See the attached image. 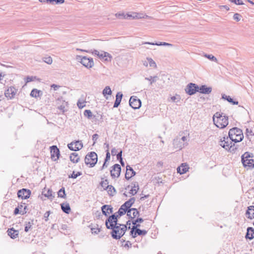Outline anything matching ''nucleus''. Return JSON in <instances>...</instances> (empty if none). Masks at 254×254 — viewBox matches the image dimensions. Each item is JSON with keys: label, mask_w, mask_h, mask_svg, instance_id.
<instances>
[{"label": "nucleus", "mask_w": 254, "mask_h": 254, "mask_svg": "<svg viewBox=\"0 0 254 254\" xmlns=\"http://www.w3.org/2000/svg\"><path fill=\"white\" fill-rule=\"evenodd\" d=\"M122 150H120V152H119L117 154V159L119 160H122Z\"/></svg>", "instance_id": "680f3d73"}, {"label": "nucleus", "mask_w": 254, "mask_h": 254, "mask_svg": "<svg viewBox=\"0 0 254 254\" xmlns=\"http://www.w3.org/2000/svg\"><path fill=\"white\" fill-rule=\"evenodd\" d=\"M112 93V90L110 87L108 86H106L102 91V94L106 99H108V97L107 96V95H111Z\"/></svg>", "instance_id": "2f4dec72"}, {"label": "nucleus", "mask_w": 254, "mask_h": 254, "mask_svg": "<svg viewBox=\"0 0 254 254\" xmlns=\"http://www.w3.org/2000/svg\"><path fill=\"white\" fill-rule=\"evenodd\" d=\"M16 93V89L13 87H10L5 91V95L6 97L12 99L15 95Z\"/></svg>", "instance_id": "a211bd4d"}, {"label": "nucleus", "mask_w": 254, "mask_h": 254, "mask_svg": "<svg viewBox=\"0 0 254 254\" xmlns=\"http://www.w3.org/2000/svg\"><path fill=\"white\" fill-rule=\"evenodd\" d=\"M132 211H133V212L132 213L133 216L131 217V219H133L139 214V212L136 208H132Z\"/></svg>", "instance_id": "3c124183"}, {"label": "nucleus", "mask_w": 254, "mask_h": 254, "mask_svg": "<svg viewBox=\"0 0 254 254\" xmlns=\"http://www.w3.org/2000/svg\"><path fill=\"white\" fill-rule=\"evenodd\" d=\"M254 238V229L253 227H248L246 235V238L252 240Z\"/></svg>", "instance_id": "bb28decb"}, {"label": "nucleus", "mask_w": 254, "mask_h": 254, "mask_svg": "<svg viewBox=\"0 0 254 254\" xmlns=\"http://www.w3.org/2000/svg\"><path fill=\"white\" fill-rule=\"evenodd\" d=\"M135 228L132 227L131 231L130 232V235L132 236V238L136 237V235H134L135 233Z\"/></svg>", "instance_id": "0e129e2a"}, {"label": "nucleus", "mask_w": 254, "mask_h": 254, "mask_svg": "<svg viewBox=\"0 0 254 254\" xmlns=\"http://www.w3.org/2000/svg\"><path fill=\"white\" fill-rule=\"evenodd\" d=\"M101 208L103 214L106 216L113 212V207L111 205H104Z\"/></svg>", "instance_id": "aec40b11"}, {"label": "nucleus", "mask_w": 254, "mask_h": 254, "mask_svg": "<svg viewBox=\"0 0 254 254\" xmlns=\"http://www.w3.org/2000/svg\"><path fill=\"white\" fill-rule=\"evenodd\" d=\"M242 163L245 168H254V156L253 153L246 152L241 156Z\"/></svg>", "instance_id": "7ed1b4c3"}, {"label": "nucleus", "mask_w": 254, "mask_h": 254, "mask_svg": "<svg viewBox=\"0 0 254 254\" xmlns=\"http://www.w3.org/2000/svg\"><path fill=\"white\" fill-rule=\"evenodd\" d=\"M198 91V85L192 83L188 84L185 88L186 92L189 95H192Z\"/></svg>", "instance_id": "1a4fd4ad"}, {"label": "nucleus", "mask_w": 254, "mask_h": 254, "mask_svg": "<svg viewBox=\"0 0 254 254\" xmlns=\"http://www.w3.org/2000/svg\"><path fill=\"white\" fill-rule=\"evenodd\" d=\"M43 194H44L45 196L51 199H53L55 197V196L53 195V191L51 189H48L46 192L45 193H43Z\"/></svg>", "instance_id": "f704fd0d"}, {"label": "nucleus", "mask_w": 254, "mask_h": 254, "mask_svg": "<svg viewBox=\"0 0 254 254\" xmlns=\"http://www.w3.org/2000/svg\"><path fill=\"white\" fill-rule=\"evenodd\" d=\"M51 159L54 161L57 160L60 155V150L57 146L53 145L51 147Z\"/></svg>", "instance_id": "ddd939ff"}, {"label": "nucleus", "mask_w": 254, "mask_h": 254, "mask_svg": "<svg viewBox=\"0 0 254 254\" xmlns=\"http://www.w3.org/2000/svg\"><path fill=\"white\" fill-rule=\"evenodd\" d=\"M21 207H23L22 204H20L18 205L17 207H16L14 210V214L17 215L20 213L23 215L26 213L27 212L26 209L27 206L26 205H24L23 209H22Z\"/></svg>", "instance_id": "412c9836"}, {"label": "nucleus", "mask_w": 254, "mask_h": 254, "mask_svg": "<svg viewBox=\"0 0 254 254\" xmlns=\"http://www.w3.org/2000/svg\"><path fill=\"white\" fill-rule=\"evenodd\" d=\"M97 56L101 60H104L105 61H109V60L108 59V58H110L109 61H110L111 59L112 58V56L110 55V54H109L107 52H104V51L100 52L99 53V55H98Z\"/></svg>", "instance_id": "4be33fe9"}, {"label": "nucleus", "mask_w": 254, "mask_h": 254, "mask_svg": "<svg viewBox=\"0 0 254 254\" xmlns=\"http://www.w3.org/2000/svg\"><path fill=\"white\" fill-rule=\"evenodd\" d=\"M76 50L85 52L86 53H91L92 54L95 55L96 56L99 55V53L100 52L99 51H98L96 50H92L91 51H87V50H82V49L77 48V49H76Z\"/></svg>", "instance_id": "a19ab883"}, {"label": "nucleus", "mask_w": 254, "mask_h": 254, "mask_svg": "<svg viewBox=\"0 0 254 254\" xmlns=\"http://www.w3.org/2000/svg\"><path fill=\"white\" fill-rule=\"evenodd\" d=\"M98 137H99V135L96 133L92 135V140L93 141V144H94L96 143Z\"/></svg>", "instance_id": "052dcab7"}, {"label": "nucleus", "mask_w": 254, "mask_h": 254, "mask_svg": "<svg viewBox=\"0 0 254 254\" xmlns=\"http://www.w3.org/2000/svg\"><path fill=\"white\" fill-rule=\"evenodd\" d=\"M91 232L92 234H97L100 231V229L98 228H91Z\"/></svg>", "instance_id": "4d7b16f0"}, {"label": "nucleus", "mask_w": 254, "mask_h": 254, "mask_svg": "<svg viewBox=\"0 0 254 254\" xmlns=\"http://www.w3.org/2000/svg\"><path fill=\"white\" fill-rule=\"evenodd\" d=\"M222 98L227 100L229 103H231L233 105H238V102L236 101H234L233 99L231 98L230 96H227L225 94H222Z\"/></svg>", "instance_id": "c85d7f7f"}, {"label": "nucleus", "mask_w": 254, "mask_h": 254, "mask_svg": "<svg viewBox=\"0 0 254 254\" xmlns=\"http://www.w3.org/2000/svg\"><path fill=\"white\" fill-rule=\"evenodd\" d=\"M204 56L206 58H207V59H209L210 60H211L212 61H214V62H216L217 61V60L216 58L215 57L212 55H207V54H205Z\"/></svg>", "instance_id": "09e8293b"}, {"label": "nucleus", "mask_w": 254, "mask_h": 254, "mask_svg": "<svg viewBox=\"0 0 254 254\" xmlns=\"http://www.w3.org/2000/svg\"><path fill=\"white\" fill-rule=\"evenodd\" d=\"M148 17L147 15H145L143 16L142 13H136V12H132L131 13H127L126 14V19H140L142 18Z\"/></svg>", "instance_id": "2eb2a0df"}, {"label": "nucleus", "mask_w": 254, "mask_h": 254, "mask_svg": "<svg viewBox=\"0 0 254 254\" xmlns=\"http://www.w3.org/2000/svg\"><path fill=\"white\" fill-rule=\"evenodd\" d=\"M188 168L187 165H184V164H182L181 166L178 167L177 172L180 174H183L186 173L188 171Z\"/></svg>", "instance_id": "473e14b6"}, {"label": "nucleus", "mask_w": 254, "mask_h": 254, "mask_svg": "<svg viewBox=\"0 0 254 254\" xmlns=\"http://www.w3.org/2000/svg\"><path fill=\"white\" fill-rule=\"evenodd\" d=\"M67 146L71 150L78 151L83 147V144L81 141L77 140L68 144Z\"/></svg>", "instance_id": "9b49d317"}, {"label": "nucleus", "mask_w": 254, "mask_h": 254, "mask_svg": "<svg viewBox=\"0 0 254 254\" xmlns=\"http://www.w3.org/2000/svg\"><path fill=\"white\" fill-rule=\"evenodd\" d=\"M135 174L136 173L133 170V169L129 165H127L126 167V173L125 174V178L127 180H129L131 177L135 176Z\"/></svg>", "instance_id": "dca6fc26"}, {"label": "nucleus", "mask_w": 254, "mask_h": 254, "mask_svg": "<svg viewBox=\"0 0 254 254\" xmlns=\"http://www.w3.org/2000/svg\"><path fill=\"white\" fill-rule=\"evenodd\" d=\"M147 60L149 63L150 66L156 67V64L155 62L150 58H147Z\"/></svg>", "instance_id": "a18cd8bd"}, {"label": "nucleus", "mask_w": 254, "mask_h": 254, "mask_svg": "<svg viewBox=\"0 0 254 254\" xmlns=\"http://www.w3.org/2000/svg\"><path fill=\"white\" fill-rule=\"evenodd\" d=\"M64 2V0H54L55 4H63Z\"/></svg>", "instance_id": "774afa93"}, {"label": "nucleus", "mask_w": 254, "mask_h": 254, "mask_svg": "<svg viewBox=\"0 0 254 254\" xmlns=\"http://www.w3.org/2000/svg\"><path fill=\"white\" fill-rule=\"evenodd\" d=\"M76 60L87 68L92 67L94 64L93 60L91 58L77 55L76 57Z\"/></svg>", "instance_id": "423d86ee"}, {"label": "nucleus", "mask_w": 254, "mask_h": 254, "mask_svg": "<svg viewBox=\"0 0 254 254\" xmlns=\"http://www.w3.org/2000/svg\"><path fill=\"white\" fill-rule=\"evenodd\" d=\"M135 200V199L134 197H131L127 201L130 204V206H131L132 204L134 203Z\"/></svg>", "instance_id": "338daca9"}, {"label": "nucleus", "mask_w": 254, "mask_h": 254, "mask_svg": "<svg viewBox=\"0 0 254 254\" xmlns=\"http://www.w3.org/2000/svg\"><path fill=\"white\" fill-rule=\"evenodd\" d=\"M144 44H148V45H157V46H169L171 47L172 46V44L166 43V42H156V43H153V42H143L142 43V45Z\"/></svg>", "instance_id": "393cba45"}, {"label": "nucleus", "mask_w": 254, "mask_h": 254, "mask_svg": "<svg viewBox=\"0 0 254 254\" xmlns=\"http://www.w3.org/2000/svg\"><path fill=\"white\" fill-rule=\"evenodd\" d=\"M110 153L109 150H106V155L105 160L108 161L110 159Z\"/></svg>", "instance_id": "bf43d9fd"}, {"label": "nucleus", "mask_w": 254, "mask_h": 254, "mask_svg": "<svg viewBox=\"0 0 254 254\" xmlns=\"http://www.w3.org/2000/svg\"><path fill=\"white\" fill-rule=\"evenodd\" d=\"M173 145L175 148L180 150L185 146V143L182 142L179 137H177L173 140Z\"/></svg>", "instance_id": "f3484780"}, {"label": "nucleus", "mask_w": 254, "mask_h": 254, "mask_svg": "<svg viewBox=\"0 0 254 254\" xmlns=\"http://www.w3.org/2000/svg\"><path fill=\"white\" fill-rule=\"evenodd\" d=\"M33 225V221H32L31 222H26L25 226L24 228L25 232H28L30 229H31L32 228Z\"/></svg>", "instance_id": "e433bc0d"}, {"label": "nucleus", "mask_w": 254, "mask_h": 254, "mask_svg": "<svg viewBox=\"0 0 254 254\" xmlns=\"http://www.w3.org/2000/svg\"><path fill=\"white\" fill-rule=\"evenodd\" d=\"M98 160L97 155L94 152H91L87 154L85 158V163L90 165V167H94L97 163Z\"/></svg>", "instance_id": "0eeeda50"}, {"label": "nucleus", "mask_w": 254, "mask_h": 254, "mask_svg": "<svg viewBox=\"0 0 254 254\" xmlns=\"http://www.w3.org/2000/svg\"><path fill=\"white\" fill-rule=\"evenodd\" d=\"M158 78V76H150L149 77H145V79L149 81L150 84L152 85L153 83H154L157 81Z\"/></svg>", "instance_id": "4c0bfd02"}, {"label": "nucleus", "mask_w": 254, "mask_h": 254, "mask_svg": "<svg viewBox=\"0 0 254 254\" xmlns=\"http://www.w3.org/2000/svg\"><path fill=\"white\" fill-rule=\"evenodd\" d=\"M228 134L231 140L235 143L241 141L244 138L242 130L237 127L230 129Z\"/></svg>", "instance_id": "20e7f679"}, {"label": "nucleus", "mask_w": 254, "mask_h": 254, "mask_svg": "<svg viewBox=\"0 0 254 254\" xmlns=\"http://www.w3.org/2000/svg\"><path fill=\"white\" fill-rule=\"evenodd\" d=\"M171 100L175 103L179 102L181 100V97L179 95L176 94L175 96L171 97Z\"/></svg>", "instance_id": "79ce46f5"}, {"label": "nucleus", "mask_w": 254, "mask_h": 254, "mask_svg": "<svg viewBox=\"0 0 254 254\" xmlns=\"http://www.w3.org/2000/svg\"><path fill=\"white\" fill-rule=\"evenodd\" d=\"M241 17L242 16L238 13H235L233 16L234 19L237 21H239L241 20Z\"/></svg>", "instance_id": "603ef678"}, {"label": "nucleus", "mask_w": 254, "mask_h": 254, "mask_svg": "<svg viewBox=\"0 0 254 254\" xmlns=\"http://www.w3.org/2000/svg\"><path fill=\"white\" fill-rule=\"evenodd\" d=\"M105 190L107 191L108 194L110 196H114L116 193V189L112 185L107 186V189H105Z\"/></svg>", "instance_id": "cd10ccee"}, {"label": "nucleus", "mask_w": 254, "mask_h": 254, "mask_svg": "<svg viewBox=\"0 0 254 254\" xmlns=\"http://www.w3.org/2000/svg\"><path fill=\"white\" fill-rule=\"evenodd\" d=\"M100 185L102 188H103L104 190H105V189H107V186H109V181L107 179H105L104 180L102 181L100 183Z\"/></svg>", "instance_id": "c03bdc74"}, {"label": "nucleus", "mask_w": 254, "mask_h": 254, "mask_svg": "<svg viewBox=\"0 0 254 254\" xmlns=\"http://www.w3.org/2000/svg\"><path fill=\"white\" fill-rule=\"evenodd\" d=\"M233 142L230 139L229 136H224L220 139L219 144L226 150H229L231 152H232L236 149L234 143H233V145L232 144Z\"/></svg>", "instance_id": "39448f33"}, {"label": "nucleus", "mask_w": 254, "mask_h": 254, "mask_svg": "<svg viewBox=\"0 0 254 254\" xmlns=\"http://www.w3.org/2000/svg\"><path fill=\"white\" fill-rule=\"evenodd\" d=\"M115 16L117 18L119 19H126V14L124 12L117 13L115 14Z\"/></svg>", "instance_id": "49530a36"}, {"label": "nucleus", "mask_w": 254, "mask_h": 254, "mask_svg": "<svg viewBox=\"0 0 254 254\" xmlns=\"http://www.w3.org/2000/svg\"><path fill=\"white\" fill-rule=\"evenodd\" d=\"M246 214L247 217L250 219L254 218V206L251 205L248 207Z\"/></svg>", "instance_id": "a878e982"}, {"label": "nucleus", "mask_w": 254, "mask_h": 254, "mask_svg": "<svg viewBox=\"0 0 254 254\" xmlns=\"http://www.w3.org/2000/svg\"><path fill=\"white\" fill-rule=\"evenodd\" d=\"M80 158L77 153H72L70 154V160L73 163H76L78 162Z\"/></svg>", "instance_id": "c756f323"}, {"label": "nucleus", "mask_w": 254, "mask_h": 254, "mask_svg": "<svg viewBox=\"0 0 254 254\" xmlns=\"http://www.w3.org/2000/svg\"><path fill=\"white\" fill-rule=\"evenodd\" d=\"M77 105L79 108L82 109L85 106V102L84 101H78L77 103Z\"/></svg>", "instance_id": "6e6d98bb"}, {"label": "nucleus", "mask_w": 254, "mask_h": 254, "mask_svg": "<svg viewBox=\"0 0 254 254\" xmlns=\"http://www.w3.org/2000/svg\"><path fill=\"white\" fill-rule=\"evenodd\" d=\"M108 161H106V160L104 161V162L102 165V166L100 168V170L102 171L105 168H107L108 166L109 163H108Z\"/></svg>", "instance_id": "e2e57ef3"}, {"label": "nucleus", "mask_w": 254, "mask_h": 254, "mask_svg": "<svg viewBox=\"0 0 254 254\" xmlns=\"http://www.w3.org/2000/svg\"><path fill=\"white\" fill-rule=\"evenodd\" d=\"M222 115V113L216 112L213 117L214 124L220 128H224L228 125V117Z\"/></svg>", "instance_id": "f03ea898"}, {"label": "nucleus", "mask_w": 254, "mask_h": 254, "mask_svg": "<svg viewBox=\"0 0 254 254\" xmlns=\"http://www.w3.org/2000/svg\"><path fill=\"white\" fill-rule=\"evenodd\" d=\"M51 214V212L50 211L46 212V213L44 215V218H45V220L47 221L48 220V217Z\"/></svg>", "instance_id": "13d9d810"}, {"label": "nucleus", "mask_w": 254, "mask_h": 254, "mask_svg": "<svg viewBox=\"0 0 254 254\" xmlns=\"http://www.w3.org/2000/svg\"><path fill=\"white\" fill-rule=\"evenodd\" d=\"M121 167L118 164H115L110 171L111 176L112 178H118L121 173Z\"/></svg>", "instance_id": "f8f14e48"}, {"label": "nucleus", "mask_w": 254, "mask_h": 254, "mask_svg": "<svg viewBox=\"0 0 254 254\" xmlns=\"http://www.w3.org/2000/svg\"><path fill=\"white\" fill-rule=\"evenodd\" d=\"M44 61L49 64H51L53 62L52 59L50 57L44 58Z\"/></svg>", "instance_id": "864d4df0"}, {"label": "nucleus", "mask_w": 254, "mask_h": 254, "mask_svg": "<svg viewBox=\"0 0 254 254\" xmlns=\"http://www.w3.org/2000/svg\"><path fill=\"white\" fill-rule=\"evenodd\" d=\"M138 189L139 187L138 185V183L137 182H134L133 183V186H132L131 190H130L129 193H131L132 195H134L137 193Z\"/></svg>", "instance_id": "72a5a7b5"}, {"label": "nucleus", "mask_w": 254, "mask_h": 254, "mask_svg": "<svg viewBox=\"0 0 254 254\" xmlns=\"http://www.w3.org/2000/svg\"><path fill=\"white\" fill-rule=\"evenodd\" d=\"M130 106L134 109H139L141 105V102L140 99L135 96H131L129 101Z\"/></svg>", "instance_id": "9d476101"}, {"label": "nucleus", "mask_w": 254, "mask_h": 254, "mask_svg": "<svg viewBox=\"0 0 254 254\" xmlns=\"http://www.w3.org/2000/svg\"><path fill=\"white\" fill-rule=\"evenodd\" d=\"M198 92L202 94H208L212 91V88L210 87H207L205 85H202L200 87L198 86Z\"/></svg>", "instance_id": "6ab92c4d"}, {"label": "nucleus", "mask_w": 254, "mask_h": 254, "mask_svg": "<svg viewBox=\"0 0 254 254\" xmlns=\"http://www.w3.org/2000/svg\"><path fill=\"white\" fill-rule=\"evenodd\" d=\"M40 90L36 89H33L30 93V95L33 97H37L39 96Z\"/></svg>", "instance_id": "37998d69"}, {"label": "nucleus", "mask_w": 254, "mask_h": 254, "mask_svg": "<svg viewBox=\"0 0 254 254\" xmlns=\"http://www.w3.org/2000/svg\"><path fill=\"white\" fill-rule=\"evenodd\" d=\"M84 115L88 119H90L92 117V113L90 110H86L84 112Z\"/></svg>", "instance_id": "de8ad7c7"}, {"label": "nucleus", "mask_w": 254, "mask_h": 254, "mask_svg": "<svg viewBox=\"0 0 254 254\" xmlns=\"http://www.w3.org/2000/svg\"><path fill=\"white\" fill-rule=\"evenodd\" d=\"M246 135L248 137L254 136V129L253 128L246 129Z\"/></svg>", "instance_id": "ea45409f"}, {"label": "nucleus", "mask_w": 254, "mask_h": 254, "mask_svg": "<svg viewBox=\"0 0 254 254\" xmlns=\"http://www.w3.org/2000/svg\"><path fill=\"white\" fill-rule=\"evenodd\" d=\"M61 208L63 212L66 214H69L70 212V207L68 203L61 204Z\"/></svg>", "instance_id": "7c9ffc66"}, {"label": "nucleus", "mask_w": 254, "mask_h": 254, "mask_svg": "<svg viewBox=\"0 0 254 254\" xmlns=\"http://www.w3.org/2000/svg\"><path fill=\"white\" fill-rule=\"evenodd\" d=\"M135 200V199L134 197H131L127 201L130 204V206H131L132 204L134 203Z\"/></svg>", "instance_id": "69168bd1"}, {"label": "nucleus", "mask_w": 254, "mask_h": 254, "mask_svg": "<svg viewBox=\"0 0 254 254\" xmlns=\"http://www.w3.org/2000/svg\"><path fill=\"white\" fill-rule=\"evenodd\" d=\"M8 235L11 239H15L17 238L19 234V232L18 230H14L13 228L8 229L7 230Z\"/></svg>", "instance_id": "b1692460"}, {"label": "nucleus", "mask_w": 254, "mask_h": 254, "mask_svg": "<svg viewBox=\"0 0 254 254\" xmlns=\"http://www.w3.org/2000/svg\"><path fill=\"white\" fill-rule=\"evenodd\" d=\"M58 196L61 198H65V192L64 188H61L58 192Z\"/></svg>", "instance_id": "58836bf2"}, {"label": "nucleus", "mask_w": 254, "mask_h": 254, "mask_svg": "<svg viewBox=\"0 0 254 254\" xmlns=\"http://www.w3.org/2000/svg\"><path fill=\"white\" fill-rule=\"evenodd\" d=\"M126 213V211H123L122 209H121L120 208L119 210L110 216L106 220V222H113L114 223L118 222V218L121 217V216L124 215Z\"/></svg>", "instance_id": "6e6552de"}, {"label": "nucleus", "mask_w": 254, "mask_h": 254, "mask_svg": "<svg viewBox=\"0 0 254 254\" xmlns=\"http://www.w3.org/2000/svg\"><path fill=\"white\" fill-rule=\"evenodd\" d=\"M147 231L145 230H141V229H136V230L135 231V233L134 235H137L138 236H144L147 234Z\"/></svg>", "instance_id": "c9c22d12"}, {"label": "nucleus", "mask_w": 254, "mask_h": 254, "mask_svg": "<svg viewBox=\"0 0 254 254\" xmlns=\"http://www.w3.org/2000/svg\"><path fill=\"white\" fill-rule=\"evenodd\" d=\"M30 190L26 189H22L20 190L17 192L18 197H21L22 199L28 198L30 197Z\"/></svg>", "instance_id": "4468645a"}, {"label": "nucleus", "mask_w": 254, "mask_h": 254, "mask_svg": "<svg viewBox=\"0 0 254 254\" xmlns=\"http://www.w3.org/2000/svg\"><path fill=\"white\" fill-rule=\"evenodd\" d=\"M105 225L107 229L112 230L111 236L115 240L121 238L127 229V227L125 224H121L118 222L105 221Z\"/></svg>", "instance_id": "f257e3e1"}, {"label": "nucleus", "mask_w": 254, "mask_h": 254, "mask_svg": "<svg viewBox=\"0 0 254 254\" xmlns=\"http://www.w3.org/2000/svg\"><path fill=\"white\" fill-rule=\"evenodd\" d=\"M232 2L234 3L237 5H243L244 3L241 0H229Z\"/></svg>", "instance_id": "5fc2aeb1"}, {"label": "nucleus", "mask_w": 254, "mask_h": 254, "mask_svg": "<svg viewBox=\"0 0 254 254\" xmlns=\"http://www.w3.org/2000/svg\"><path fill=\"white\" fill-rule=\"evenodd\" d=\"M123 95L121 92H119L117 93L116 96V100L114 104V108H117L120 105Z\"/></svg>", "instance_id": "5701e85b"}, {"label": "nucleus", "mask_w": 254, "mask_h": 254, "mask_svg": "<svg viewBox=\"0 0 254 254\" xmlns=\"http://www.w3.org/2000/svg\"><path fill=\"white\" fill-rule=\"evenodd\" d=\"M81 175V173L80 172H78L77 173L75 174V172L73 171L71 176H69V178L76 179L77 177L80 176Z\"/></svg>", "instance_id": "8fccbe9b"}]
</instances>
